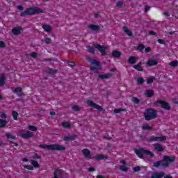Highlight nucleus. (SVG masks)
Returning a JSON list of instances; mask_svg holds the SVG:
<instances>
[{"label": "nucleus", "mask_w": 178, "mask_h": 178, "mask_svg": "<svg viewBox=\"0 0 178 178\" xmlns=\"http://www.w3.org/2000/svg\"><path fill=\"white\" fill-rule=\"evenodd\" d=\"M172 162H175L174 156H164L163 161L154 163L153 166L154 168H159V166L168 168V166H169V163H172Z\"/></svg>", "instance_id": "nucleus-1"}, {"label": "nucleus", "mask_w": 178, "mask_h": 178, "mask_svg": "<svg viewBox=\"0 0 178 178\" xmlns=\"http://www.w3.org/2000/svg\"><path fill=\"white\" fill-rule=\"evenodd\" d=\"M38 147L42 148V149H48V151H65L66 149L65 146H62L58 144L39 145Z\"/></svg>", "instance_id": "nucleus-2"}, {"label": "nucleus", "mask_w": 178, "mask_h": 178, "mask_svg": "<svg viewBox=\"0 0 178 178\" xmlns=\"http://www.w3.org/2000/svg\"><path fill=\"white\" fill-rule=\"evenodd\" d=\"M145 120L149 121L153 119H156L158 114L156 110L153 108H147L144 113Z\"/></svg>", "instance_id": "nucleus-3"}, {"label": "nucleus", "mask_w": 178, "mask_h": 178, "mask_svg": "<svg viewBox=\"0 0 178 178\" xmlns=\"http://www.w3.org/2000/svg\"><path fill=\"white\" fill-rule=\"evenodd\" d=\"M135 154H136V155L141 159H143V156H149V158H152V156H154V153L144 148H140L139 149L136 150Z\"/></svg>", "instance_id": "nucleus-4"}, {"label": "nucleus", "mask_w": 178, "mask_h": 178, "mask_svg": "<svg viewBox=\"0 0 178 178\" xmlns=\"http://www.w3.org/2000/svg\"><path fill=\"white\" fill-rule=\"evenodd\" d=\"M37 13H44V10L38 7L31 8L26 9L24 13H22L21 16H26V15H35Z\"/></svg>", "instance_id": "nucleus-5"}, {"label": "nucleus", "mask_w": 178, "mask_h": 178, "mask_svg": "<svg viewBox=\"0 0 178 178\" xmlns=\"http://www.w3.org/2000/svg\"><path fill=\"white\" fill-rule=\"evenodd\" d=\"M87 60L90 63V65H93L90 67V70H92V72H96V73H98V70L101 69V65H99V62L91 58H88Z\"/></svg>", "instance_id": "nucleus-6"}, {"label": "nucleus", "mask_w": 178, "mask_h": 178, "mask_svg": "<svg viewBox=\"0 0 178 178\" xmlns=\"http://www.w3.org/2000/svg\"><path fill=\"white\" fill-rule=\"evenodd\" d=\"M94 48H96V49H98V51H100V54L103 56H105V55H106V47L101 44H94Z\"/></svg>", "instance_id": "nucleus-7"}, {"label": "nucleus", "mask_w": 178, "mask_h": 178, "mask_svg": "<svg viewBox=\"0 0 178 178\" xmlns=\"http://www.w3.org/2000/svg\"><path fill=\"white\" fill-rule=\"evenodd\" d=\"M86 104L88 106H91L92 108H94V109H97V111H102V107L99 105H97L92 100H87Z\"/></svg>", "instance_id": "nucleus-8"}, {"label": "nucleus", "mask_w": 178, "mask_h": 178, "mask_svg": "<svg viewBox=\"0 0 178 178\" xmlns=\"http://www.w3.org/2000/svg\"><path fill=\"white\" fill-rule=\"evenodd\" d=\"M33 136H34V134H33V132H31L30 131H25L23 132H20V136L22 138H30L33 137Z\"/></svg>", "instance_id": "nucleus-9"}, {"label": "nucleus", "mask_w": 178, "mask_h": 178, "mask_svg": "<svg viewBox=\"0 0 178 178\" xmlns=\"http://www.w3.org/2000/svg\"><path fill=\"white\" fill-rule=\"evenodd\" d=\"M88 29H89V30H90L91 31H99L101 28L98 25L89 24L88 26Z\"/></svg>", "instance_id": "nucleus-10"}, {"label": "nucleus", "mask_w": 178, "mask_h": 178, "mask_svg": "<svg viewBox=\"0 0 178 178\" xmlns=\"http://www.w3.org/2000/svg\"><path fill=\"white\" fill-rule=\"evenodd\" d=\"M82 152L85 158H87V159H91L92 158V156H91V154L90 153V150H88V149H83L82 150Z\"/></svg>", "instance_id": "nucleus-11"}, {"label": "nucleus", "mask_w": 178, "mask_h": 178, "mask_svg": "<svg viewBox=\"0 0 178 178\" xmlns=\"http://www.w3.org/2000/svg\"><path fill=\"white\" fill-rule=\"evenodd\" d=\"M111 77H112V74L111 73L99 75V79H100L101 80H107V79H111Z\"/></svg>", "instance_id": "nucleus-12"}, {"label": "nucleus", "mask_w": 178, "mask_h": 178, "mask_svg": "<svg viewBox=\"0 0 178 178\" xmlns=\"http://www.w3.org/2000/svg\"><path fill=\"white\" fill-rule=\"evenodd\" d=\"M148 66H156L158 65V60H154L152 58H149L147 62Z\"/></svg>", "instance_id": "nucleus-13"}, {"label": "nucleus", "mask_w": 178, "mask_h": 178, "mask_svg": "<svg viewBox=\"0 0 178 178\" xmlns=\"http://www.w3.org/2000/svg\"><path fill=\"white\" fill-rule=\"evenodd\" d=\"M13 92L15 94H17L18 97H22V89L20 87L18 88H12Z\"/></svg>", "instance_id": "nucleus-14"}, {"label": "nucleus", "mask_w": 178, "mask_h": 178, "mask_svg": "<svg viewBox=\"0 0 178 178\" xmlns=\"http://www.w3.org/2000/svg\"><path fill=\"white\" fill-rule=\"evenodd\" d=\"M163 176H165V173L163 172H154L152 175L151 178H162Z\"/></svg>", "instance_id": "nucleus-15"}, {"label": "nucleus", "mask_w": 178, "mask_h": 178, "mask_svg": "<svg viewBox=\"0 0 178 178\" xmlns=\"http://www.w3.org/2000/svg\"><path fill=\"white\" fill-rule=\"evenodd\" d=\"M159 104L161 105V108H163V109H167V110L170 109V106H169V104H168V102H166L159 101Z\"/></svg>", "instance_id": "nucleus-16"}, {"label": "nucleus", "mask_w": 178, "mask_h": 178, "mask_svg": "<svg viewBox=\"0 0 178 178\" xmlns=\"http://www.w3.org/2000/svg\"><path fill=\"white\" fill-rule=\"evenodd\" d=\"M35 158H37V159H38V158H40L38 156V155H36L34 158L33 160L31 161V165L33 166V168H40V164H38V161H35Z\"/></svg>", "instance_id": "nucleus-17"}, {"label": "nucleus", "mask_w": 178, "mask_h": 178, "mask_svg": "<svg viewBox=\"0 0 178 178\" xmlns=\"http://www.w3.org/2000/svg\"><path fill=\"white\" fill-rule=\"evenodd\" d=\"M20 31H22V28L20 26L15 27L12 29V33L15 35H17L18 34H20Z\"/></svg>", "instance_id": "nucleus-18"}, {"label": "nucleus", "mask_w": 178, "mask_h": 178, "mask_svg": "<svg viewBox=\"0 0 178 178\" xmlns=\"http://www.w3.org/2000/svg\"><path fill=\"white\" fill-rule=\"evenodd\" d=\"M111 55L112 56H113V58H120V56H122V52L117 50H114L111 53Z\"/></svg>", "instance_id": "nucleus-19"}, {"label": "nucleus", "mask_w": 178, "mask_h": 178, "mask_svg": "<svg viewBox=\"0 0 178 178\" xmlns=\"http://www.w3.org/2000/svg\"><path fill=\"white\" fill-rule=\"evenodd\" d=\"M154 147L156 151H158L159 152H162V151H163V147L159 143L154 144Z\"/></svg>", "instance_id": "nucleus-20"}, {"label": "nucleus", "mask_w": 178, "mask_h": 178, "mask_svg": "<svg viewBox=\"0 0 178 178\" xmlns=\"http://www.w3.org/2000/svg\"><path fill=\"white\" fill-rule=\"evenodd\" d=\"M42 29L44 31H46V33H50V31L52 30V26H51V25L44 24L42 25Z\"/></svg>", "instance_id": "nucleus-21"}, {"label": "nucleus", "mask_w": 178, "mask_h": 178, "mask_svg": "<svg viewBox=\"0 0 178 178\" xmlns=\"http://www.w3.org/2000/svg\"><path fill=\"white\" fill-rule=\"evenodd\" d=\"M96 159L97 161H102V160L108 159V157L103 154H97L96 156Z\"/></svg>", "instance_id": "nucleus-22"}, {"label": "nucleus", "mask_w": 178, "mask_h": 178, "mask_svg": "<svg viewBox=\"0 0 178 178\" xmlns=\"http://www.w3.org/2000/svg\"><path fill=\"white\" fill-rule=\"evenodd\" d=\"M123 31L125 32V33L129 35V37H133V35L131 34V32L127 29V26H123L122 28Z\"/></svg>", "instance_id": "nucleus-23"}, {"label": "nucleus", "mask_w": 178, "mask_h": 178, "mask_svg": "<svg viewBox=\"0 0 178 178\" xmlns=\"http://www.w3.org/2000/svg\"><path fill=\"white\" fill-rule=\"evenodd\" d=\"M141 65H143V63H139L138 65H134L133 67H134V69L138 70V72H143V68L141 67Z\"/></svg>", "instance_id": "nucleus-24"}, {"label": "nucleus", "mask_w": 178, "mask_h": 178, "mask_svg": "<svg viewBox=\"0 0 178 178\" xmlns=\"http://www.w3.org/2000/svg\"><path fill=\"white\" fill-rule=\"evenodd\" d=\"M64 141H73L74 140V136H67L63 137Z\"/></svg>", "instance_id": "nucleus-25"}, {"label": "nucleus", "mask_w": 178, "mask_h": 178, "mask_svg": "<svg viewBox=\"0 0 178 178\" xmlns=\"http://www.w3.org/2000/svg\"><path fill=\"white\" fill-rule=\"evenodd\" d=\"M5 86V75H1L0 76V87H3Z\"/></svg>", "instance_id": "nucleus-26"}, {"label": "nucleus", "mask_w": 178, "mask_h": 178, "mask_svg": "<svg viewBox=\"0 0 178 178\" xmlns=\"http://www.w3.org/2000/svg\"><path fill=\"white\" fill-rule=\"evenodd\" d=\"M6 124H8V121L5 120H2L0 119V127H5V126H6Z\"/></svg>", "instance_id": "nucleus-27"}, {"label": "nucleus", "mask_w": 178, "mask_h": 178, "mask_svg": "<svg viewBox=\"0 0 178 178\" xmlns=\"http://www.w3.org/2000/svg\"><path fill=\"white\" fill-rule=\"evenodd\" d=\"M62 126H63V127H64L65 129H70L72 124H70V122H63L62 123Z\"/></svg>", "instance_id": "nucleus-28"}, {"label": "nucleus", "mask_w": 178, "mask_h": 178, "mask_svg": "<svg viewBox=\"0 0 178 178\" xmlns=\"http://www.w3.org/2000/svg\"><path fill=\"white\" fill-rule=\"evenodd\" d=\"M145 94L146 97H152V95H154V91H152L151 90H146Z\"/></svg>", "instance_id": "nucleus-29"}, {"label": "nucleus", "mask_w": 178, "mask_h": 178, "mask_svg": "<svg viewBox=\"0 0 178 178\" xmlns=\"http://www.w3.org/2000/svg\"><path fill=\"white\" fill-rule=\"evenodd\" d=\"M142 129L143 130H152V127L151 126H149V124H143L142 126Z\"/></svg>", "instance_id": "nucleus-30"}, {"label": "nucleus", "mask_w": 178, "mask_h": 178, "mask_svg": "<svg viewBox=\"0 0 178 178\" xmlns=\"http://www.w3.org/2000/svg\"><path fill=\"white\" fill-rule=\"evenodd\" d=\"M128 63H130L131 65H133V63H136V57L134 56H131L128 59Z\"/></svg>", "instance_id": "nucleus-31"}, {"label": "nucleus", "mask_w": 178, "mask_h": 178, "mask_svg": "<svg viewBox=\"0 0 178 178\" xmlns=\"http://www.w3.org/2000/svg\"><path fill=\"white\" fill-rule=\"evenodd\" d=\"M170 66H172V67H177V66H178V61H177V60L171 61V62L170 63Z\"/></svg>", "instance_id": "nucleus-32"}, {"label": "nucleus", "mask_w": 178, "mask_h": 178, "mask_svg": "<svg viewBox=\"0 0 178 178\" xmlns=\"http://www.w3.org/2000/svg\"><path fill=\"white\" fill-rule=\"evenodd\" d=\"M120 170L122 172H127V170H129V168H127V165H123L120 166Z\"/></svg>", "instance_id": "nucleus-33"}, {"label": "nucleus", "mask_w": 178, "mask_h": 178, "mask_svg": "<svg viewBox=\"0 0 178 178\" xmlns=\"http://www.w3.org/2000/svg\"><path fill=\"white\" fill-rule=\"evenodd\" d=\"M148 143H152L153 141H158V136H152L147 139Z\"/></svg>", "instance_id": "nucleus-34"}, {"label": "nucleus", "mask_w": 178, "mask_h": 178, "mask_svg": "<svg viewBox=\"0 0 178 178\" xmlns=\"http://www.w3.org/2000/svg\"><path fill=\"white\" fill-rule=\"evenodd\" d=\"M17 116H19V113L16 111H13V118L14 120H17Z\"/></svg>", "instance_id": "nucleus-35"}, {"label": "nucleus", "mask_w": 178, "mask_h": 178, "mask_svg": "<svg viewBox=\"0 0 178 178\" xmlns=\"http://www.w3.org/2000/svg\"><path fill=\"white\" fill-rule=\"evenodd\" d=\"M58 71L56 70H52L51 68H49L47 71V73H49L50 74H55Z\"/></svg>", "instance_id": "nucleus-36"}, {"label": "nucleus", "mask_w": 178, "mask_h": 178, "mask_svg": "<svg viewBox=\"0 0 178 178\" xmlns=\"http://www.w3.org/2000/svg\"><path fill=\"white\" fill-rule=\"evenodd\" d=\"M157 141H166V136H157Z\"/></svg>", "instance_id": "nucleus-37"}, {"label": "nucleus", "mask_w": 178, "mask_h": 178, "mask_svg": "<svg viewBox=\"0 0 178 178\" xmlns=\"http://www.w3.org/2000/svg\"><path fill=\"white\" fill-rule=\"evenodd\" d=\"M6 137L10 138L11 140H15L16 139V136L10 134H6Z\"/></svg>", "instance_id": "nucleus-38"}, {"label": "nucleus", "mask_w": 178, "mask_h": 178, "mask_svg": "<svg viewBox=\"0 0 178 178\" xmlns=\"http://www.w3.org/2000/svg\"><path fill=\"white\" fill-rule=\"evenodd\" d=\"M88 52H90V54H94V52H95V49L91 46H88Z\"/></svg>", "instance_id": "nucleus-39"}, {"label": "nucleus", "mask_w": 178, "mask_h": 178, "mask_svg": "<svg viewBox=\"0 0 178 178\" xmlns=\"http://www.w3.org/2000/svg\"><path fill=\"white\" fill-rule=\"evenodd\" d=\"M29 130H30L31 131H37V127H35V126L33 125H30L28 127Z\"/></svg>", "instance_id": "nucleus-40"}, {"label": "nucleus", "mask_w": 178, "mask_h": 178, "mask_svg": "<svg viewBox=\"0 0 178 178\" xmlns=\"http://www.w3.org/2000/svg\"><path fill=\"white\" fill-rule=\"evenodd\" d=\"M154 80H155V77H150L147 79V84H151V83H153Z\"/></svg>", "instance_id": "nucleus-41"}, {"label": "nucleus", "mask_w": 178, "mask_h": 178, "mask_svg": "<svg viewBox=\"0 0 178 178\" xmlns=\"http://www.w3.org/2000/svg\"><path fill=\"white\" fill-rule=\"evenodd\" d=\"M24 168L27 169L28 170H34L33 165H24Z\"/></svg>", "instance_id": "nucleus-42"}, {"label": "nucleus", "mask_w": 178, "mask_h": 178, "mask_svg": "<svg viewBox=\"0 0 178 178\" xmlns=\"http://www.w3.org/2000/svg\"><path fill=\"white\" fill-rule=\"evenodd\" d=\"M137 83L138 84H143V83H144V79H143V77L138 78Z\"/></svg>", "instance_id": "nucleus-43"}, {"label": "nucleus", "mask_w": 178, "mask_h": 178, "mask_svg": "<svg viewBox=\"0 0 178 178\" xmlns=\"http://www.w3.org/2000/svg\"><path fill=\"white\" fill-rule=\"evenodd\" d=\"M126 111L125 109H122V108H115L114 110V113H120V112Z\"/></svg>", "instance_id": "nucleus-44"}, {"label": "nucleus", "mask_w": 178, "mask_h": 178, "mask_svg": "<svg viewBox=\"0 0 178 178\" xmlns=\"http://www.w3.org/2000/svg\"><path fill=\"white\" fill-rule=\"evenodd\" d=\"M131 101L134 102V104H139L140 100L137 97H132Z\"/></svg>", "instance_id": "nucleus-45"}, {"label": "nucleus", "mask_w": 178, "mask_h": 178, "mask_svg": "<svg viewBox=\"0 0 178 178\" xmlns=\"http://www.w3.org/2000/svg\"><path fill=\"white\" fill-rule=\"evenodd\" d=\"M0 118H1V119H6L8 117L5 113L0 112Z\"/></svg>", "instance_id": "nucleus-46"}, {"label": "nucleus", "mask_w": 178, "mask_h": 178, "mask_svg": "<svg viewBox=\"0 0 178 178\" xmlns=\"http://www.w3.org/2000/svg\"><path fill=\"white\" fill-rule=\"evenodd\" d=\"M72 109H73V111H80V107L77 105H74L72 106Z\"/></svg>", "instance_id": "nucleus-47"}, {"label": "nucleus", "mask_w": 178, "mask_h": 178, "mask_svg": "<svg viewBox=\"0 0 178 178\" xmlns=\"http://www.w3.org/2000/svg\"><path fill=\"white\" fill-rule=\"evenodd\" d=\"M122 6H123V2L122 1H118L116 3V7L117 8H122Z\"/></svg>", "instance_id": "nucleus-48"}, {"label": "nucleus", "mask_w": 178, "mask_h": 178, "mask_svg": "<svg viewBox=\"0 0 178 178\" xmlns=\"http://www.w3.org/2000/svg\"><path fill=\"white\" fill-rule=\"evenodd\" d=\"M144 48H145V47L144 45H143V44H139V45L137 47L138 51H143V49H144Z\"/></svg>", "instance_id": "nucleus-49"}, {"label": "nucleus", "mask_w": 178, "mask_h": 178, "mask_svg": "<svg viewBox=\"0 0 178 178\" xmlns=\"http://www.w3.org/2000/svg\"><path fill=\"white\" fill-rule=\"evenodd\" d=\"M157 42H159V44H165V41H163V40H162V39H158L157 40Z\"/></svg>", "instance_id": "nucleus-50"}, {"label": "nucleus", "mask_w": 178, "mask_h": 178, "mask_svg": "<svg viewBox=\"0 0 178 178\" xmlns=\"http://www.w3.org/2000/svg\"><path fill=\"white\" fill-rule=\"evenodd\" d=\"M134 172H138L140 170V167L136 166L133 168Z\"/></svg>", "instance_id": "nucleus-51"}, {"label": "nucleus", "mask_w": 178, "mask_h": 178, "mask_svg": "<svg viewBox=\"0 0 178 178\" xmlns=\"http://www.w3.org/2000/svg\"><path fill=\"white\" fill-rule=\"evenodd\" d=\"M149 9H151V7H149V6H145V12H148V10H149Z\"/></svg>", "instance_id": "nucleus-52"}, {"label": "nucleus", "mask_w": 178, "mask_h": 178, "mask_svg": "<svg viewBox=\"0 0 178 178\" xmlns=\"http://www.w3.org/2000/svg\"><path fill=\"white\" fill-rule=\"evenodd\" d=\"M151 51H152V49H151L150 47H147V48L145 49V52H146V53L151 52Z\"/></svg>", "instance_id": "nucleus-53"}, {"label": "nucleus", "mask_w": 178, "mask_h": 178, "mask_svg": "<svg viewBox=\"0 0 178 178\" xmlns=\"http://www.w3.org/2000/svg\"><path fill=\"white\" fill-rule=\"evenodd\" d=\"M0 48H5V43L2 41H0Z\"/></svg>", "instance_id": "nucleus-54"}, {"label": "nucleus", "mask_w": 178, "mask_h": 178, "mask_svg": "<svg viewBox=\"0 0 178 178\" xmlns=\"http://www.w3.org/2000/svg\"><path fill=\"white\" fill-rule=\"evenodd\" d=\"M45 42H46V44H50L51 43V39H49V38H47L45 39Z\"/></svg>", "instance_id": "nucleus-55"}, {"label": "nucleus", "mask_w": 178, "mask_h": 178, "mask_svg": "<svg viewBox=\"0 0 178 178\" xmlns=\"http://www.w3.org/2000/svg\"><path fill=\"white\" fill-rule=\"evenodd\" d=\"M37 53H32V54H31V56L32 57V58H37Z\"/></svg>", "instance_id": "nucleus-56"}, {"label": "nucleus", "mask_w": 178, "mask_h": 178, "mask_svg": "<svg viewBox=\"0 0 178 178\" xmlns=\"http://www.w3.org/2000/svg\"><path fill=\"white\" fill-rule=\"evenodd\" d=\"M68 66H70L71 67H73V66H74V63H73V62H68Z\"/></svg>", "instance_id": "nucleus-57"}, {"label": "nucleus", "mask_w": 178, "mask_h": 178, "mask_svg": "<svg viewBox=\"0 0 178 178\" xmlns=\"http://www.w3.org/2000/svg\"><path fill=\"white\" fill-rule=\"evenodd\" d=\"M172 102H173V104H178V99H173Z\"/></svg>", "instance_id": "nucleus-58"}, {"label": "nucleus", "mask_w": 178, "mask_h": 178, "mask_svg": "<svg viewBox=\"0 0 178 178\" xmlns=\"http://www.w3.org/2000/svg\"><path fill=\"white\" fill-rule=\"evenodd\" d=\"M17 9H19V10H23V6H17Z\"/></svg>", "instance_id": "nucleus-59"}, {"label": "nucleus", "mask_w": 178, "mask_h": 178, "mask_svg": "<svg viewBox=\"0 0 178 178\" xmlns=\"http://www.w3.org/2000/svg\"><path fill=\"white\" fill-rule=\"evenodd\" d=\"M89 172H95V168H89Z\"/></svg>", "instance_id": "nucleus-60"}, {"label": "nucleus", "mask_w": 178, "mask_h": 178, "mask_svg": "<svg viewBox=\"0 0 178 178\" xmlns=\"http://www.w3.org/2000/svg\"><path fill=\"white\" fill-rule=\"evenodd\" d=\"M149 34H151L152 35H155V32L152 31H150L149 32Z\"/></svg>", "instance_id": "nucleus-61"}, {"label": "nucleus", "mask_w": 178, "mask_h": 178, "mask_svg": "<svg viewBox=\"0 0 178 178\" xmlns=\"http://www.w3.org/2000/svg\"><path fill=\"white\" fill-rule=\"evenodd\" d=\"M164 16H166V17H169V13H164Z\"/></svg>", "instance_id": "nucleus-62"}, {"label": "nucleus", "mask_w": 178, "mask_h": 178, "mask_svg": "<svg viewBox=\"0 0 178 178\" xmlns=\"http://www.w3.org/2000/svg\"><path fill=\"white\" fill-rule=\"evenodd\" d=\"M164 178H172V177L170 175H167V176H165Z\"/></svg>", "instance_id": "nucleus-63"}, {"label": "nucleus", "mask_w": 178, "mask_h": 178, "mask_svg": "<svg viewBox=\"0 0 178 178\" xmlns=\"http://www.w3.org/2000/svg\"><path fill=\"white\" fill-rule=\"evenodd\" d=\"M97 178H105L104 176H102V175H99L97 177Z\"/></svg>", "instance_id": "nucleus-64"}]
</instances>
